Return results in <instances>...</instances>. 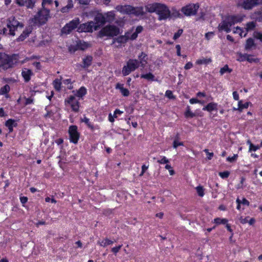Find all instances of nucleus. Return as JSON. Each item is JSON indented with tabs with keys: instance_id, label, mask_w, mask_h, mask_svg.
I'll return each mask as SVG.
<instances>
[{
	"instance_id": "1",
	"label": "nucleus",
	"mask_w": 262,
	"mask_h": 262,
	"mask_svg": "<svg viewBox=\"0 0 262 262\" xmlns=\"http://www.w3.org/2000/svg\"><path fill=\"white\" fill-rule=\"evenodd\" d=\"M147 12H156L158 15L159 20H165L170 16V11L168 7L165 4L155 3L145 6Z\"/></svg>"
},
{
	"instance_id": "2",
	"label": "nucleus",
	"mask_w": 262,
	"mask_h": 262,
	"mask_svg": "<svg viewBox=\"0 0 262 262\" xmlns=\"http://www.w3.org/2000/svg\"><path fill=\"white\" fill-rule=\"evenodd\" d=\"M18 54H8L5 52H0V68L8 70L13 68L19 61Z\"/></svg>"
},
{
	"instance_id": "3",
	"label": "nucleus",
	"mask_w": 262,
	"mask_h": 262,
	"mask_svg": "<svg viewBox=\"0 0 262 262\" xmlns=\"http://www.w3.org/2000/svg\"><path fill=\"white\" fill-rule=\"evenodd\" d=\"M143 28L141 26L137 27L135 32L130 36L131 31L126 32L124 35H120L113 39V43L117 42L118 45L117 47H121L125 45L129 40H134L138 37V34L142 32Z\"/></svg>"
},
{
	"instance_id": "4",
	"label": "nucleus",
	"mask_w": 262,
	"mask_h": 262,
	"mask_svg": "<svg viewBox=\"0 0 262 262\" xmlns=\"http://www.w3.org/2000/svg\"><path fill=\"white\" fill-rule=\"evenodd\" d=\"M7 27L3 28L1 30V33L5 35L14 36L15 31L17 30L18 27L21 28H23L24 25L19 22L14 16H11L7 19Z\"/></svg>"
},
{
	"instance_id": "5",
	"label": "nucleus",
	"mask_w": 262,
	"mask_h": 262,
	"mask_svg": "<svg viewBox=\"0 0 262 262\" xmlns=\"http://www.w3.org/2000/svg\"><path fill=\"white\" fill-rule=\"evenodd\" d=\"M50 10L48 8L41 7L37 13L34 16L32 21L40 25L45 24L50 18Z\"/></svg>"
},
{
	"instance_id": "6",
	"label": "nucleus",
	"mask_w": 262,
	"mask_h": 262,
	"mask_svg": "<svg viewBox=\"0 0 262 262\" xmlns=\"http://www.w3.org/2000/svg\"><path fill=\"white\" fill-rule=\"evenodd\" d=\"M120 33L119 28L113 25H107L103 27L98 32V36L100 38L104 36L113 37Z\"/></svg>"
},
{
	"instance_id": "7",
	"label": "nucleus",
	"mask_w": 262,
	"mask_h": 262,
	"mask_svg": "<svg viewBox=\"0 0 262 262\" xmlns=\"http://www.w3.org/2000/svg\"><path fill=\"white\" fill-rule=\"evenodd\" d=\"M139 67V61L137 59H129L126 62L122 70L123 76L128 75L132 72L134 71Z\"/></svg>"
},
{
	"instance_id": "8",
	"label": "nucleus",
	"mask_w": 262,
	"mask_h": 262,
	"mask_svg": "<svg viewBox=\"0 0 262 262\" xmlns=\"http://www.w3.org/2000/svg\"><path fill=\"white\" fill-rule=\"evenodd\" d=\"M80 19L78 17H76L73 20L67 23L64 27L61 29V33L62 35H68L70 34L74 29H78L80 24Z\"/></svg>"
},
{
	"instance_id": "9",
	"label": "nucleus",
	"mask_w": 262,
	"mask_h": 262,
	"mask_svg": "<svg viewBox=\"0 0 262 262\" xmlns=\"http://www.w3.org/2000/svg\"><path fill=\"white\" fill-rule=\"evenodd\" d=\"M199 7V3H190L183 7L181 11L186 16H193L196 14Z\"/></svg>"
},
{
	"instance_id": "10",
	"label": "nucleus",
	"mask_w": 262,
	"mask_h": 262,
	"mask_svg": "<svg viewBox=\"0 0 262 262\" xmlns=\"http://www.w3.org/2000/svg\"><path fill=\"white\" fill-rule=\"evenodd\" d=\"M68 134L69 140L71 143L77 144L79 140L80 134L78 130V127L76 125H72L69 127Z\"/></svg>"
},
{
	"instance_id": "11",
	"label": "nucleus",
	"mask_w": 262,
	"mask_h": 262,
	"mask_svg": "<svg viewBox=\"0 0 262 262\" xmlns=\"http://www.w3.org/2000/svg\"><path fill=\"white\" fill-rule=\"evenodd\" d=\"M97 29L98 26L93 21H91L86 23L79 24L77 31L79 33L92 32L93 30H97Z\"/></svg>"
},
{
	"instance_id": "12",
	"label": "nucleus",
	"mask_w": 262,
	"mask_h": 262,
	"mask_svg": "<svg viewBox=\"0 0 262 262\" xmlns=\"http://www.w3.org/2000/svg\"><path fill=\"white\" fill-rule=\"evenodd\" d=\"M260 4H262V0H244L242 6L246 10H250Z\"/></svg>"
},
{
	"instance_id": "13",
	"label": "nucleus",
	"mask_w": 262,
	"mask_h": 262,
	"mask_svg": "<svg viewBox=\"0 0 262 262\" xmlns=\"http://www.w3.org/2000/svg\"><path fill=\"white\" fill-rule=\"evenodd\" d=\"M80 122H84L92 132H94L95 130H99L100 129V127L98 125H94L93 122L90 121V119L85 116H84L83 118L80 119Z\"/></svg>"
},
{
	"instance_id": "14",
	"label": "nucleus",
	"mask_w": 262,
	"mask_h": 262,
	"mask_svg": "<svg viewBox=\"0 0 262 262\" xmlns=\"http://www.w3.org/2000/svg\"><path fill=\"white\" fill-rule=\"evenodd\" d=\"M225 19L230 27L237 23H241L243 20V18L238 15H230L227 16Z\"/></svg>"
},
{
	"instance_id": "15",
	"label": "nucleus",
	"mask_w": 262,
	"mask_h": 262,
	"mask_svg": "<svg viewBox=\"0 0 262 262\" xmlns=\"http://www.w3.org/2000/svg\"><path fill=\"white\" fill-rule=\"evenodd\" d=\"M21 75L24 81L27 83L30 81L31 77L34 75V73L31 69L24 68L22 70Z\"/></svg>"
},
{
	"instance_id": "16",
	"label": "nucleus",
	"mask_w": 262,
	"mask_h": 262,
	"mask_svg": "<svg viewBox=\"0 0 262 262\" xmlns=\"http://www.w3.org/2000/svg\"><path fill=\"white\" fill-rule=\"evenodd\" d=\"M65 103L70 105L73 112H78L79 111L80 105L77 99H65Z\"/></svg>"
},
{
	"instance_id": "17",
	"label": "nucleus",
	"mask_w": 262,
	"mask_h": 262,
	"mask_svg": "<svg viewBox=\"0 0 262 262\" xmlns=\"http://www.w3.org/2000/svg\"><path fill=\"white\" fill-rule=\"evenodd\" d=\"M230 27L226 20L225 19L219 25L217 29L220 32L225 31L227 33H229L231 31Z\"/></svg>"
},
{
	"instance_id": "18",
	"label": "nucleus",
	"mask_w": 262,
	"mask_h": 262,
	"mask_svg": "<svg viewBox=\"0 0 262 262\" xmlns=\"http://www.w3.org/2000/svg\"><path fill=\"white\" fill-rule=\"evenodd\" d=\"M32 31V27L29 26L27 27L20 34V35L18 37L17 40L19 41L24 40L27 37L29 36V34Z\"/></svg>"
},
{
	"instance_id": "19",
	"label": "nucleus",
	"mask_w": 262,
	"mask_h": 262,
	"mask_svg": "<svg viewBox=\"0 0 262 262\" xmlns=\"http://www.w3.org/2000/svg\"><path fill=\"white\" fill-rule=\"evenodd\" d=\"M94 20L96 22L95 24L98 26V28L100 26L104 25L107 21L106 18L102 14L96 15Z\"/></svg>"
},
{
	"instance_id": "20",
	"label": "nucleus",
	"mask_w": 262,
	"mask_h": 262,
	"mask_svg": "<svg viewBox=\"0 0 262 262\" xmlns=\"http://www.w3.org/2000/svg\"><path fill=\"white\" fill-rule=\"evenodd\" d=\"M5 126L8 128L9 133H12L13 130V127L17 125V123L14 119H9L5 124Z\"/></svg>"
},
{
	"instance_id": "21",
	"label": "nucleus",
	"mask_w": 262,
	"mask_h": 262,
	"mask_svg": "<svg viewBox=\"0 0 262 262\" xmlns=\"http://www.w3.org/2000/svg\"><path fill=\"white\" fill-rule=\"evenodd\" d=\"M134 7L130 5H124L120 7V11L124 14H133Z\"/></svg>"
},
{
	"instance_id": "22",
	"label": "nucleus",
	"mask_w": 262,
	"mask_h": 262,
	"mask_svg": "<svg viewBox=\"0 0 262 262\" xmlns=\"http://www.w3.org/2000/svg\"><path fill=\"white\" fill-rule=\"evenodd\" d=\"M217 104L213 102L208 103L203 108V111H207L209 112H211L213 111H217Z\"/></svg>"
},
{
	"instance_id": "23",
	"label": "nucleus",
	"mask_w": 262,
	"mask_h": 262,
	"mask_svg": "<svg viewBox=\"0 0 262 262\" xmlns=\"http://www.w3.org/2000/svg\"><path fill=\"white\" fill-rule=\"evenodd\" d=\"M73 1L68 0L67 5L66 6L63 7L61 9L60 11L63 13H68L73 8Z\"/></svg>"
},
{
	"instance_id": "24",
	"label": "nucleus",
	"mask_w": 262,
	"mask_h": 262,
	"mask_svg": "<svg viewBox=\"0 0 262 262\" xmlns=\"http://www.w3.org/2000/svg\"><path fill=\"white\" fill-rule=\"evenodd\" d=\"M93 57L92 56L88 55L84 58L83 59V68H87L89 67L92 62Z\"/></svg>"
},
{
	"instance_id": "25",
	"label": "nucleus",
	"mask_w": 262,
	"mask_h": 262,
	"mask_svg": "<svg viewBox=\"0 0 262 262\" xmlns=\"http://www.w3.org/2000/svg\"><path fill=\"white\" fill-rule=\"evenodd\" d=\"M114 242V241L108 239V238H105L103 241L101 242L99 241H98L97 244L101 247H105L107 246L112 245Z\"/></svg>"
},
{
	"instance_id": "26",
	"label": "nucleus",
	"mask_w": 262,
	"mask_h": 262,
	"mask_svg": "<svg viewBox=\"0 0 262 262\" xmlns=\"http://www.w3.org/2000/svg\"><path fill=\"white\" fill-rule=\"evenodd\" d=\"M145 13L143 7H134L133 14L136 16L143 15Z\"/></svg>"
},
{
	"instance_id": "27",
	"label": "nucleus",
	"mask_w": 262,
	"mask_h": 262,
	"mask_svg": "<svg viewBox=\"0 0 262 262\" xmlns=\"http://www.w3.org/2000/svg\"><path fill=\"white\" fill-rule=\"evenodd\" d=\"M228 222V220L225 218L216 217L214 219L213 223H214L216 226L219 225H225V224Z\"/></svg>"
},
{
	"instance_id": "28",
	"label": "nucleus",
	"mask_w": 262,
	"mask_h": 262,
	"mask_svg": "<svg viewBox=\"0 0 262 262\" xmlns=\"http://www.w3.org/2000/svg\"><path fill=\"white\" fill-rule=\"evenodd\" d=\"M86 89L84 86H81L76 92V96L79 98H82L86 94Z\"/></svg>"
},
{
	"instance_id": "29",
	"label": "nucleus",
	"mask_w": 262,
	"mask_h": 262,
	"mask_svg": "<svg viewBox=\"0 0 262 262\" xmlns=\"http://www.w3.org/2000/svg\"><path fill=\"white\" fill-rule=\"evenodd\" d=\"M140 77L141 78L145 79L148 81H155V77L154 75L150 72L145 74H141Z\"/></svg>"
},
{
	"instance_id": "30",
	"label": "nucleus",
	"mask_w": 262,
	"mask_h": 262,
	"mask_svg": "<svg viewBox=\"0 0 262 262\" xmlns=\"http://www.w3.org/2000/svg\"><path fill=\"white\" fill-rule=\"evenodd\" d=\"M212 62L211 58H204L199 59L196 61V64H208Z\"/></svg>"
},
{
	"instance_id": "31",
	"label": "nucleus",
	"mask_w": 262,
	"mask_h": 262,
	"mask_svg": "<svg viewBox=\"0 0 262 262\" xmlns=\"http://www.w3.org/2000/svg\"><path fill=\"white\" fill-rule=\"evenodd\" d=\"M232 72V69L229 68L228 64H225L223 68H221L220 70L221 75H223L226 73H230Z\"/></svg>"
},
{
	"instance_id": "32",
	"label": "nucleus",
	"mask_w": 262,
	"mask_h": 262,
	"mask_svg": "<svg viewBox=\"0 0 262 262\" xmlns=\"http://www.w3.org/2000/svg\"><path fill=\"white\" fill-rule=\"evenodd\" d=\"M53 85L56 90L60 91L61 85V79L58 78L55 79L53 82Z\"/></svg>"
},
{
	"instance_id": "33",
	"label": "nucleus",
	"mask_w": 262,
	"mask_h": 262,
	"mask_svg": "<svg viewBox=\"0 0 262 262\" xmlns=\"http://www.w3.org/2000/svg\"><path fill=\"white\" fill-rule=\"evenodd\" d=\"M184 116L186 118H192L194 117L195 115L194 113L191 111L190 107L187 106L186 110L184 113Z\"/></svg>"
},
{
	"instance_id": "34",
	"label": "nucleus",
	"mask_w": 262,
	"mask_h": 262,
	"mask_svg": "<svg viewBox=\"0 0 262 262\" xmlns=\"http://www.w3.org/2000/svg\"><path fill=\"white\" fill-rule=\"evenodd\" d=\"M256 27V24L254 21H250L246 24V30L247 32L249 31L253 30L255 29Z\"/></svg>"
},
{
	"instance_id": "35",
	"label": "nucleus",
	"mask_w": 262,
	"mask_h": 262,
	"mask_svg": "<svg viewBox=\"0 0 262 262\" xmlns=\"http://www.w3.org/2000/svg\"><path fill=\"white\" fill-rule=\"evenodd\" d=\"M25 6L28 9H32L35 7L36 0H26Z\"/></svg>"
},
{
	"instance_id": "36",
	"label": "nucleus",
	"mask_w": 262,
	"mask_h": 262,
	"mask_svg": "<svg viewBox=\"0 0 262 262\" xmlns=\"http://www.w3.org/2000/svg\"><path fill=\"white\" fill-rule=\"evenodd\" d=\"M254 40L252 38H249L246 40L245 48L246 49H250L254 46Z\"/></svg>"
},
{
	"instance_id": "37",
	"label": "nucleus",
	"mask_w": 262,
	"mask_h": 262,
	"mask_svg": "<svg viewBox=\"0 0 262 262\" xmlns=\"http://www.w3.org/2000/svg\"><path fill=\"white\" fill-rule=\"evenodd\" d=\"M10 86L8 84H6L0 89V94H7L10 91Z\"/></svg>"
},
{
	"instance_id": "38",
	"label": "nucleus",
	"mask_w": 262,
	"mask_h": 262,
	"mask_svg": "<svg viewBox=\"0 0 262 262\" xmlns=\"http://www.w3.org/2000/svg\"><path fill=\"white\" fill-rule=\"evenodd\" d=\"M195 189H196L197 193L199 195V196H200L201 197H203L204 195V194H205L204 189L203 186L199 185V186H197L195 188Z\"/></svg>"
},
{
	"instance_id": "39",
	"label": "nucleus",
	"mask_w": 262,
	"mask_h": 262,
	"mask_svg": "<svg viewBox=\"0 0 262 262\" xmlns=\"http://www.w3.org/2000/svg\"><path fill=\"white\" fill-rule=\"evenodd\" d=\"M249 102H245V103H243L242 101H239L238 102V110L239 111H242V110L244 109V108H248V107L249 106Z\"/></svg>"
},
{
	"instance_id": "40",
	"label": "nucleus",
	"mask_w": 262,
	"mask_h": 262,
	"mask_svg": "<svg viewBox=\"0 0 262 262\" xmlns=\"http://www.w3.org/2000/svg\"><path fill=\"white\" fill-rule=\"evenodd\" d=\"M146 57L147 55L144 52H142L140 55L138 56L139 64L142 63L143 62H146Z\"/></svg>"
},
{
	"instance_id": "41",
	"label": "nucleus",
	"mask_w": 262,
	"mask_h": 262,
	"mask_svg": "<svg viewBox=\"0 0 262 262\" xmlns=\"http://www.w3.org/2000/svg\"><path fill=\"white\" fill-rule=\"evenodd\" d=\"M178 138H179V135L177 134V139H175L174 140L173 142V147L174 148H177L179 146H183V145H184L183 142H179L178 140Z\"/></svg>"
},
{
	"instance_id": "42",
	"label": "nucleus",
	"mask_w": 262,
	"mask_h": 262,
	"mask_svg": "<svg viewBox=\"0 0 262 262\" xmlns=\"http://www.w3.org/2000/svg\"><path fill=\"white\" fill-rule=\"evenodd\" d=\"M53 3V0H42L41 7L48 8V6H51Z\"/></svg>"
},
{
	"instance_id": "43",
	"label": "nucleus",
	"mask_w": 262,
	"mask_h": 262,
	"mask_svg": "<svg viewBox=\"0 0 262 262\" xmlns=\"http://www.w3.org/2000/svg\"><path fill=\"white\" fill-rule=\"evenodd\" d=\"M230 172L229 171H224L219 173V176L223 179H227L230 176Z\"/></svg>"
},
{
	"instance_id": "44",
	"label": "nucleus",
	"mask_w": 262,
	"mask_h": 262,
	"mask_svg": "<svg viewBox=\"0 0 262 262\" xmlns=\"http://www.w3.org/2000/svg\"><path fill=\"white\" fill-rule=\"evenodd\" d=\"M239 61H243L245 60L250 61L249 55L248 54H239V57L237 59Z\"/></svg>"
},
{
	"instance_id": "45",
	"label": "nucleus",
	"mask_w": 262,
	"mask_h": 262,
	"mask_svg": "<svg viewBox=\"0 0 262 262\" xmlns=\"http://www.w3.org/2000/svg\"><path fill=\"white\" fill-rule=\"evenodd\" d=\"M106 15V17H105V18H106L107 21L110 22V21L114 20V19L115 18V14L113 12H107Z\"/></svg>"
},
{
	"instance_id": "46",
	"label": "nucleus",
	"mask_w": 262,
	"mask_h": 262,
	"mask_svg": "<svg viewBox=\"0 0 262 262\" xmlns=\"http://www.w3.org/2000/svg\"><path fill=\"white\" fill-rule=\"evenodd\" d=\"M253 36L255 38L259 40L262 42V33L260 32L256 31L254 32Z\"/></svg>"
},
{
	"instance_id": "47",
	"label": "nucleus",
	"mask_w": 262,
	"mask_h": 262,
	"mask_svg": "<svg viewBox=\"0 0 262 262\" xmlns=\"http://www.w3.org/2000/svg\"><path fill=\"white\" fill-rule=\"evenodd\" d=\"M183 32V29H179L178 30V31L174 34L173 39L174 40L177 39L178 38H179L181 36V35L182 34Z\"/></svg>"
},
{
	"instance_id": "48",
	"label": "nucleus",
	"mask_w": 262,
	"mask_h": 262,
	"mask_svg": "<svg viewBox=\"0 0 262 262\" xmlns=\"http://www.w3.org/2000/svg\"><path fill=\"white\" fill-rule=\"evenodd\" d=\"M122 247V245H119L117 246L114 247L111 249V251L115 254L116 255L118 252H119V250Z\"/></svg>"
},
{
	"instance_id": "49",
	"label": "nucleus",
	"mask_w": 262,
	"mask_h": 262,
	"mask_svg": "<svg viewBox=\"0 0 262 262\" xmlns=\"http://www.w3.org/2000/svg\"><path fill=\"white\" fill-rule=\"evenodd\" d=\"M157 162L160 164H167L169 162L168 159L165 156L162 157V158L160 160H158Z\"/></svg>"
},
{
	"instance_id": "50",
	"label": "nucleus",
	"mask_w": 262,
	"mask_h": 262,
	"mask_svg": "<svg viewBox=\"0 0 262 262\" xmlns=\"http://www.w3.org/2000/svg\"><path fill=\"white\" fill-rule=\"evenodd\" d=\"M259 149V145L250 144V146L249 147V152L255 151Z\"/></svg>"
},
{
	"instance_id": "51",
	"label": "nucleus",
	"mask_w": 262,
	"mask_h": 262,
	"mask_svg": "<svg viewBox=\"0 0 262 262\" xmlns=\"http://www.w3.org/2000/svg\"><path fill=\"white\" fill-rule=\"evenodd\" d=\"M237 157H238L237 155L234 154L232 157H228L227 158V161L232 163V162H233L234 161H236Z\"/></svg>"
},
{
	"instance_id": "52",
	"label": "nucleus",
	"mask_w": 262,
	"mask_h": 262,
	"mask_svg": "<svg viewBox=\"0 0 262 262\" xmlns=\"http://www.w3.org/2000/svg\"><path fill=\"white\" fill-rule=\"evenodd\" d=\"M214 35V33L213 32H208L206 33L205 35V38L209 40Z\"/></svg>"
},
{
	"instance_id": "53",
	"label": "nucleus",
	"mask_w": 262,
	"mask_h": 262,
	"mask_svg": "<svg viewBox=\"0 0 262 262\" xmlns=\"http://www.w3.org/2000/svg\"><path fill=\"white\" fill-rule=\"evenodd\" d=\"M204 151L206 154L207 155V158L208 160H211L212 157H213V152H210L209 151V150L207 149H205L204 150Z\"/></svg>"
},
{
	"instance_id": "54",
	"label": "nucleus",
	"mask_w": 262,
	"mask_h": 262,
	"mask_svg": "<svg viewBox=\"0 0 262 262\" xmlns=\"http://www.w3.org/2000/svg\"><path fill=\"white\" fill-rule=\"evenodd\" d=\"M165 96L168 98H174V97L173 96V94L171 91L170 90H167L165 92Z\"/></svg>"
},
{
	"instance_id": "55",
	"label": "nucleus",
	"mask_w": 262,
	"mask_h": 262,
	"mask_svg": "<svg viewBox=\"0 0 262 262\" xmlns=\"http://www.w3.org/2000/svg\"><path fill=\"white\" fill-rule=\"evenodd\" d=\"M234 33H239V34L241 36H243V29L240 28L239 27H236L235 28V30L234 31Z\"/></svg>"
},
{
	"instance_id": "56",
	"label": "nucleus",
	"mask_w": 262,
	"mask_h": 262,
	"mask_svg": "<svg viewBox=\"0 0 262 262\" xmlns=\"http://www.w3.org/2000/svg\"><path fill=\"white\" fill-rule=\"evenodd\" d=\"M126 111L129 114H131L133 112L134 110V106L133 105H130L128 107H126Z\"/></svg>"
},
{
	"instance_id": "57",
	"label": "nucleus",
	"mask_w": 262,
	"mask_h": 262,
	"mask_svg": "<svg viewBox=\"0 0 262 262\" xmlns=\"http://www.w3.org/2000/svg\"><path fill=\"white\" fill-rule=\"evenodd\" d=\"M123 113L122 111H120L119 109H116L114 112V116L117 118L119 115H121Z\"/></svg>"
},
{
	"instance_id": "58",
	"label": "nucleus",
	"mask_w": 262,
	"mask_h": 262,
	"mask_svg": "<svg viewBox=\"0 0 262 262\" xmlns=\"http://www.w3.org/2000/svg\"><path fill=\"white\" fill-rule=\"evenodd\" d=\"M226 228L227 230L232 234V236L233 235V231L232 229L231 228L230 224H228V223L225 224Z\"/></svg>"
},
{
	"instance_id": "59",
	"label": "nucleus",
	"mask_w": 262,
	"mask_h": 262,
	"mask_svg": "<svg viewBox=\"0 0 262 262\" xmlns=\"http://www.w3.org/2000/svg\"><path fill=\"white\" fill-rule=\"evenodd\" d=\"M193 67V64L191 62H187L185 66H184V69L185 70H189L190 69H191Z\"/></svg>"
},
{
	"instance_id": "60",
	"label": "nucleus",
	"mask_w": 262,
	"mask_h": 262,
	"mask_svg": "<svg viewBox=\"0 0 262 262\" xmlns=\"http://www.w3.org/2000/svg\"><path fill=\"white\" fill-rule=\"evenodd\" d=\"M16 3L19 6H25L26 0H15Z\"/></svg>"
},
{
	"instance_id": "61",
	"label": "nucleus",
	"mask_w": 262,
	"mask_h": 262,
	"mask_svg": "<svg viewBox=\"0 0 262 262\" xmlns=\"http://www.w3.org/2000/svg\"><path fill=\"white\" fill-rule=\"evenodd\" d=\"M121 92L124 96H128L129 94V91L127 89L125 88H122L121 89Z\"/></svg>"
},
{
	"instance_id": "62",
	"label": "nucleus",
	"mask_w": 262,
	"mask_h": 262,
	"mask_svg": "<svg viewBox=\"0 0 262 262\" xmlns=\"http://www.w3.org/2000/svg\"><path fill=\"white\" fill-rule=\"evenodd\" d=\"M241 204L244 205H246L247 206H249L250 203L248 200H247L246 198H243L242 201H241Z\"/></svg>"
},
{
	"instance_id": "63",
	"label": "nucleus",
	"mask_w": 262,
	"mask_h": 262,
	"mask_svg": "<svg viewBox=\"0 0 262 262\" xmlns=\"http://www.w3.org/2000/svg\"><path fill=\"white\" fill-rule=\"evenodd\" d=\"M33 65L35 67V68L37 70H40L41 69V64L40 62L36 61L33 62Z\"/></svg>"
},
{
	"instance_id": "64",
	"label": "nucleus",
	"mask_w": 262,
	"mask_h": 262,
	"mask_svg": "<svg viewBox=\"0 0 262 262\" xmlns=\"http://www.w3.org/2000/svg\"><path fill=\"white\" fill-rule=\"evenodd\" d=\"M255 14L258 16V17L257 18V19L260 21L262 20V12L261 11H257L255 13Z\"/></svg>"
}]
</instances>
